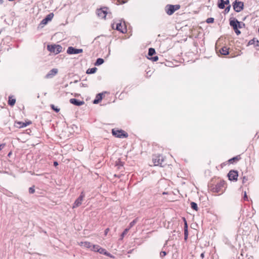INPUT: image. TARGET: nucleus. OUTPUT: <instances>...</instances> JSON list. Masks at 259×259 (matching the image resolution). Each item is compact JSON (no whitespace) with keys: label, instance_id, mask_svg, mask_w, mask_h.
<instances>
[{"label":"nucleus","instance_id":"nucleus-1","mask_svg":"<svg viewBox=\"0 0 259 259\" xmlns=\"http://www.w3.org/2000/svg\"><path fill=\"white\" fill-rule=\"evenodd\" d=\"M224 41V38L223 37H220L218 40L216 42L215 45V51L219 56H221L222 55L226 56L227 55V47L226 46H223L221 48H220L221 45L223 43Z\"/></svg>","mask_w":259,"mask_h":259},{"label":"nucleus","instance_id":"nucleus-2","mask_svg":"<svg viewBox=\"0 0 259 259\" xmlns=\"http://www.w3.org/2000/svg\"><path fill=\"white\" fill-rule=\"evenodd\" d=\"M225 182L224 181H221L220 182H218L215 185H211L210 186V190L214 193H217L220 194L223 193L225 190V189H223Z\"/></svg>","mask_w":259,"mask_h":259},{"label":"nucleus","instance_id":"nucleus-3","mask_svg":"<svg viewBox=\"0 0 259 259\" xmlns=\"http://www.w3.org/2000/svg\"><path fill=\"white\" fill-rule=\"evenodd\" d=\"M230 25L233 28L235 33L239 35L241 33L240 31L239 30V21L236 18H231L229 20Z\"/></svg>","mask_w":259,"mask_h":259},{"label":"nucleus","instance_id":"nucleus-4","mask_svg":"<svg viewBox=\"0 0 259 259\" xmlns=\"http://www.w3.org/2000/svg\"><path fill=\"white\" fill-rule=\"evenodd\" d=\"M112 134L115 137L118 138H126L128 137V134L122 130H112Z\"/></svg>","mask_w":259,"mask_h":259},{"label":"nucleus","instance_id":"nucleus-5","mask_svg":"<svg viewBox=\"0 0 259 259\" xmlns=\"http://www.w3.org/2000/svg\"><path fill=\"white\" fill-rule=\"evenodd\" d=\"M47 49L49 51L55 54H58L62 51V47L59 45H48Z\"/></svg>","mask_w":259,"mask_h":259},{"label":"nucleus","instance_id":"nucleus-6","mask_svg":"<svg viewBox=\"0 0 259 259\" xmlns=\"http://www.w3.org/2000/svg\"><path fill=\"white\" fill-rule=\"evenodd\" d=\"M234 10L236 12H241L244 8V3L242 2L235 0L232 4Z\"/></svg>","mask_w":259,"mask_h":259},{"label":"nucleus","instance_id":"nucleus-7","mask_svg":"<svg viewBox=\"0 0 259 259\" xmlns=\"http://www.w3.org/2000/svg\"><path fill=\"white\" fill-rule=\"evenodd\" d=\"M238 177V172L235 170H231L228 173V178L231 181H237Z\"/></svg>","mask_w":259,"mask_h":259},{"label":"nucleus","instance_id":"nucleus-8","mask_svg":"<svg viewBox=\"0 0 259 259\" xmlns=\"http://www.w3.org/2000/svg\"><path fill=\"white\" fill-rule=\"evenodd\" d=\"M107 7H103L96 10V14L98 16L101 18H105L108 13L107 12Z\"/></svg>","mask_w":259,"mask_h":259},{"label":"nucleus","instance_id":"nucleus-9","mask_svg":"<svg viewBox=\"0 0 259 259\" xmlns=\"http://www.w3.org/2000/svg\"><path fill=\"white\" fill-rule=\"evenodd\" d=\"M84 197H85V194L82 191L81 192L79 196L75 201V202L73 204V208H76V207L79 206L82 204V200Z\"/></svg>","mask_w":259,"mask_h":259},{"label":"nucleus","instance_id":"nucleus-10","mask_svg":"<svg viewBox=\"0 0 259 259\" xmlns=\"http://www.w3.org/2000/svg\"><path fill=\"white\" fill-rule=\"evenodd\" d=\"M53 17L54 14L53 13H50L41 21L39 25L41 27H42L44 25H46L49 21H50L53 19Z\"/></svg>","mask_w":259,"mask_h":259},{"label":"nucleus","instance_id":"nucleus-11","mask_svg":"<svg viewBox=\"0 0 259 259\" xmlns=\"http://www.w3.org/2000/svg\"><path fill=\"white\" fill-rule=\"evenodd\" d=\"M83 52V50L81 49H76L72 47H69L68 48L67 53L68 54H78Z\"/></svg>","mask_w":259,"mask_h":259},{"label":"nucleus","instance_id":"nucleus-12","mask_svg":"<svg viewBox=\"0 0 259 259\" xmlns=\"http://www.w3.org/2000/svg\"><path fill=\"white\" fill-rule=\"evenodd\" d=\"M153 162L154 164V165H161L162 164V162L163 161V157L160 156H156L154 157H153Z\"/></svg>","mask_w":259,"mask_h":259},{"label":"nucleus","instance_id":"nucleus-13","mask_svg":"<svg viewBox=\"0 0 259 259\" xmlns=\"http://www.w3.org/2000/svg\"><path fill=\"white\" fill-rule=\"evenodd\" d=\"M31 123V122L30 121L23 122L21 121H16L15 122V126L18 128H22L27 126V125H29Z\"/></svg>","mask_w":259,"mask_h":259},{"label":"nucleus","instance_id":"nucleus-14","mask_svg":"<svg viewBox=\"0 0 259 259\" xmlns=\"http://www.w3.org/2000/svg\"><path fill=\"white\" fill-rule=\"evenodd\" d=\"M165 11L168 15H171L175 13L172 5H167L165 7Z\"/></svg>","mask_w":259,"mask_h":259},{"label":"nucleus","instance_id":"nucleus-15","mask_svg":"<svg viewBox=\"0 0 259 259\" xmlns=\"http://www.w3.org/2000/svg\"><path fill=\"white\" fill-rule=\"evenodd\" d=\"M69 102L71 104L77 106H81L84 104V102L83 101H80L75 98L70 99Z\"/></svg>","mask_w":259,"mask_h":259},{"label":"nucleus","instance_id":"nucleus-16","mask_svg":"<svg viewBox=\"0 0 259 259\" xmlns=\"http://www.w3.org/2000/svg\"><path fill=\"white\" fill-rule=\"evenodd\" d=\"M58 72V70L56 68H53L51 69L46 75V78H50L56 75Z\"/></svg>","mask_w":259,"mask_h":259},{"label":"nucleus","instance_id":"nucleus-17","mask_svg":"<svg viewBox=\"0 0 259 259\" xmlns=\"http://www.w3.org/2000/svg\"><path fill=\"white\" fill-rule=\"evenodd\" d=\"M91 250L94 251L99 252L100 253H103L105 250L104 249L101 248L98 245H93L91 248Z\"/></svg>","mask_w":259,"mask_h":259},{"label":"nucleus","instance_id":"nucleus-18","mask_svg":"<svg viewBox=\"0 0 259 259\" xmlns=\"http://www.w3.org/2000/svg\"><path fill=\"white\" fill-rule=\"evenodd\" d=\"M115 29L119 31L120 32L124 33L126 31V29L125 28L124 25H122L121 23H117L116 25Z\"/></svg>","mask_w":259,"mask_h":259},{"label":"nucleus","instance_id":"nucleus-19","mask_svg":"<svg viewBox=\"0 0 259 259\" xmlns=\"http://www.w3.org/2000/svg\"><path fill=\"white\" fill-rule=\"evenodd\" d=\"M184 222V240H187L188 236V224L185 218H183Z\"/></svg>","mask_w":259,"mask_h":259},{"label":"nucleus","instance_id":"nucleus-20","mask_svg":"<svg viewBox=\"0 0 259 259\" xmlns=\"http://www.w3.org/2000/svg\"><path fill=\"white\" fill-rule=\"evenodd\" d=\"M241 159L240 155L235 156L228 160L229 164H235Z\"/></svg>","mask_w":259,"mask_h":259},{"label":"nucleus","instance_id":"nucleus-21","mask_svg":"<svg viewBox=\"0 0 259 259\" xmlns=\"http://www.w3.org/2000/svg\"><path fill=\"white\" fill-rule=\"evenodd\" d=\"M103 93H99L97 95L96 99L94 100L93 103L95 104H98L102 99Z\"/></svg>","mask_w":259,"mask_h":259},{"label":"nucleus","instance_id":"nucleus-22","mask_svg":"<svg viewBox=\"0 0 259 259\" xmlns=\"http://www.w3.org/2000/svg\"><path fill=\"white\" fill-rule=\"evenodd\" d=\"M227 4V1L219 0L218 6L220 9H223L225 8V5Z\"/></svg>","mask_w":259,"mask_h":259},{"label":"nucleus","instance_id":"nucleus-23","mask_svg":"<svg viewBox=\"0 0 259 259\" xmlns=\"http://www.w3.org/2000/svg\"><path fill=\"white\" fill-rule=\"evenodd\" d=\"M16 103V99L15 98H12V97H9V100H8V104L11 106H13L15 105Z\"/></svg>","mask_w":259,"mask_h":259},{"label":"nucleus","instance_id":"nucleus-24","mask_svg":"<svg viewBox=\"0 0 259 259\" xmlns=\"http://www.w3.org/2000/svg\"><path fill=\"white\" fill-rule=\"evenodd\" d=\"M104 62V60L102 58H98L96 60V62L95 63V65L96 66H99L100 65H102Z\"/></svg>","mask_w":259,"mask_h":259},{"label":"nucleus","instance_id":"nucleus-25","mask_svg":"<svg viewBox=\"0 0 259 259\" xmlns=\"http://www.w3.org/2000/svg\"><path fill=\"white\" fill-rule=\"evenodd\" d=\"M97 70V69L96 67H93V68H89V69H88L87 70L86 73L87 74H93V73H95L96 72Z\"/></svg>","mask_w":259,"mask_h":259},{"label":"nucleus","instance_id":"nucleus-26","mask_svg":"<svg viewBox=\"0 0 259 259\" xmlns=\"http://www.w3.org/2000/svg\"><path fill=\"white\" fill-rule=\"evenodd\" d=\"M191 207L193 210L197 211L198 209V207L197 206V204L194 202H191L190 203Z\"/></svg>","mask_w":259,"mask_h":259},{"label":"nucleus","instance_id":"nucleus-27","mask_svg":"<svg viewBox=\"0 0 259 259\" xmlns=\"http://www.w3.org/2000/svg\"><path fill=\"white\" fill-rule=\"evenodd\" d=\"M156 53L155 50L153 48H149L148 50V55L149 56H152L153 55H154Z\"/></svg>","mask_w":259,"mask_h":259},{"label":"nucleus","instance_id":"nucleus-28","mask_svg":"<svg viewBox=\"0 0 259 259\" xmlns=\"http://www.w3.org/2000/svg\"><path fill=\"white\" fill-rule=\"evenodd\" d=\"M82 245L87 248H92V244L89 242H82Z\"/></svg>","mask_w":259,"mask_h":259},{"label":"nucleus","instance_id":"nucleus-29","mask_svg":"<svg viewBox=\"0 0 259 259\" xmlns=\"http://www.w3.org/2000/svg\"><path fill=\"white\" fill-rule=\"evenodd\" d=\"M137 221H138V218H136V219H134L133 221H132L130 223L128 228H130V229L132 227H133L137 223Z\"/></svg>","mask_w":259,"mask_h":259},{"label":"nucleus","instance_id":"nucleus-30","mask_svg":"<svg viewBox=\"0 0 259 259\" xmlns=\"http://www.w3.org/2000/svg\"><path fill=\"white\" fill-rule=\"evenodd\" d=\"M51 108H52V109H53L54 111H55L57 113L59 112L60 111V109L59 108H58L57 107H56L53 104L51 105Z\"/></svg>","mask_w":259,"mask_h":259},{"label":"nucleus","instance_id":"nucleus-31","mask_svg":"<svg viewBox=\"0 0 259 259\" xmlns=\"http://www.w3.org/2000/svg\"><path fill=\"white\" fill-rule=\"evenodd\" d=\"M257 39H256V38H254L251 40H250L248 43V45H253L254 46L255 42H256V41L257 40Z\"/></svg>","mask_w":259,"mask_h":259},{"label":"nucleus","instance_id":"nucleus-32","mask_svg":"<svg viewBox=\"0 0 259 259\" xmlns=\"http://www.w3.org/2000/svg\"><path fill=\"white\" fill-rule=\"evenodd\" d=\"M130 230V228H126L123 232L122 233L121 235V239H122L123 237L126 234L128 230Z\"/></svg>","mask_w":259,"mask_h":259},{"label":"nucleus","instance_id":"nucleus-33","mask_svg":"<svg viewBox=\"0 0 259 259\" xmlns=\"http://www.w3.org/2000/svg\"><path fill=\"white\" fill-rule=\"evenodd\" d=\"M35 192L34 186H33L29 188V193L30 194H33Z\"/></svg>","mask_w":259,"mask_h":259},{"label":"nucleus","instance_id":"nucleus-34","mask_svg":"<svg viewBox=\"0 0 259 259\" xmlns=\"http://www.w3.org/2000/svg\"><path fill=\"white\" fill-rule=\"evenodd\" d=\"M214 22V18H208L206 19V22L207 23H212Z\"/></svg>","mask_w":259,"mask_h":259},{"label":"nucleus","instance_id":"nucleus-35","mask_svg":"<svg viewBox=\"0 0 259 259\" xmlns=\"http://www.w3.org/2000/svg\"><path fill=\"white\" fill-rule=\"evenodd\" d=\"M149 59L151 60L152 61H153V62H156L157 61H158V57L157 56H154V57H151V58H150Z\"/></svg>","mask_w":259,"mask_h":259},{"label":"nucleus","instance_id":"nucleus-36","mask_svg":"<svg viewBox=\"0 0 259 259\" xmlns=\"http://www.w3.org/2000/svg\"><path fill=\"white\" fill-rule=\"evenodd\" d=\"M254 46L256 50H259V41L258 40L256 41Z\"/></svg>","mask_w":259,"mask_h":259},{"label":"nucleus","instance_id":"nucleus-37","mask_svg":"<svg viewBox=\"0 0 259 259\" xmlns=\"http://www.w3.org/2000/svg\"><path fill=\"white\" fill-rule=\"evenodd\" d=\"M174 11L176 12V11L178 10L180 8V5H173Z\"/></svg>","mask_w":259,"mask_h":259},{"label":"nucleus","instance_id":"nucleus-38","mask_svg":"<svg viewBox=\"0 0 259 259\" xmlns=\"http://www.w3.org/2000/svg\"><path fill=\"white\" fill-rule=\"evenodd\" d=\"M166 255V252L165 251H161L160 253V256L161 257H163Z\"/></svg>","mask_w":259,"mask_h":259},{"label":"nucleus","instance_id":"nucleus-39","mask_svg":"<svg viewBox=\"0 0 259 259\" xmlns=\"http://www.w3.org/2000/svg\"><path fill=\"white\" fill-rule=\"evenodd\" d=\"M245 26V24L243 22L239 21V28H242L243 27H244Z\"/></svg>","mask_w":259,"mask_h":259},{"label":"nucleus","instance_id":"nucleus-40","mask_svg":"<svg viewBox=\"0 0 259 259\" xmlns=\"http://www.w3.org/2000/svg\"><path fill=\"white\" fill-rule=\"evenodd\" d=\"M117 2L118 4H123L126 2L125 0H117Z\"/></svg>","mask_w":259,"mask_h":259},{"label":"nucleus","instance_id":"nucleus-41","mask_svg":"<svg viewBox=\"0 0 259 259\" xmlns=\"http://www.w3.org/2000/svg\"><path fill=\"white\" fill-rule=\"evenodd\" d=\"M116 165L118 166V167L119 168L120 166H122L123 164L122 162L118 161V162L116 164Z\"/></svg>","mask_w":259,"mask_h":259},{"label":"nucleus","instance_id":"nucleus-42","mask_svg":"<svg viewBox=\"0 0 259 259\" xmlns=\"http://www.w3.org/2000/svg\"><path fill=\"white\" fill-rule=\"evenodd\" d=\"M243 199H244V200H248V198H247V196L246 192H244Z\"/></svg>","mask_w":259,"mask_h":259},{"label":"nucleus","instance_id":"nucleus-43","mask_svg":"<svg viewBox=\"0 0 259 259\" xmlns=\"http://www.w3.org/2000/svg\"><path fill=\"white\" fill-rule=\"evenodd\" d=\"M231 5L229 4V1L228 0V13L229 12L230 10V8H231Z\"/></svg>","mask_w":259,"mask_h":259},{"label":"nucleus","instance_id":"nucleus-44","mask_svg":"<svg viewBox=\"0 0 259 259\" xmlns=\"http://www.w3.org/2000/svg\"><path fill=\"white\" fill-rule=\"evenodd\" d=\"M5 144H0V151L5 147Z\"/></svg>","mask_w":259,"mask_h":259},{"label":"nucleus","instance_id":"nucleus-45","mask_svg":"<svg viewBox=\"0 0 259 259\" xmlns=\"http://www.w3.org/2000/svg\"><path fill=\"white\" fill-rule=\"evenodd\" d=\"M109 231V228H107L105 229V235H106L107 234V233H108V231Z\"/></svg>","mask_w":259,"mask_h":259},{"label":"nucleus","instance_id":"nucleus-46","mask_svg":"<svg viewBox=\"0 0 259 259\" xmlns=\"http://www.w3.org/2000/svg\"><path fill=\"white\" fill-rule=\"evenodd\" d=\"M247 180V179L245 177H243V181H242V182H243V183H245V181H246Z\"/></svg>","mask_w":259,"mask_h":259},{"label":"nucleus","instance_id":"nucleus-47","mask_svg":"<svg viewBox=\"0 0 259 259\" xmlns=\"http://www.w3.org/2000/svg\"><path fill=\"white\" fill-rule=\"evenodd\" d=\"M58 165V163L57 161H54V166H57Z\"/></svg>","mask_w":259,"mask_h":259},{"label":"nucleus","instance_id":"nucleus-48","mask_svg":"<svg viewBox=\"0 0 259 259\" xmlns=\"http://www.w3.org/2000/svg\"><path fill=\"white\" fill-rule=\"evenodd\" d=\"M200 257L203 258L204 257V252H202L200 254Z\"/></svg>","mask_w":259,"mask_h":259},{"label":"nucleus","instance_id":"nucleus-49","mask_svg":"<svg viewBox=\"0 0 259 259\" xmlns=\"http://www.w3.org/2000/svg\"><path fill=\"white\" fill-rule=\"evenodd\" d=\"M4 3V0H0V4H3Z\"/></svg>","mask_w":259,"mask_h":259},{"label":"nucleus","instance_id":"nucleus-50","mask_svg":"<svg viewBox=\"0 0 259 259\" xmlns=\"http://www.w3.org/2000/svg\"><path fill=\"white\" fill-rule=\"evenodd\" d=\"M225 163H223L221 164V166H222V167H223L224 166H225Z\"/></svg>","mask_w":259,"mask_h":259},{"label":"nucleus","instance_id":"nucleus-51","mask_svg":"<svg viewBox=\"0 0 259 259\" xmlns=\"http://www.w3.org/2000/svg\"><path fill=\"white\" fill-rule=\"evenodd\" d=\"M11 152H10V153L8 154V156H10L11 155Z\"/></svg>","mask_w":259,"mask_h":259},{"label":"nucleus","instance_id":"nucleus-52","mask_svg":"<svg viewBox=\"0 0 259 259\" xmlns=\"http://www.w3.org/2000/svg\"><path fill=\"white\" fill-rule=\"evenodd\" d=\"M227 54L228 55L229 54V49L228 48V53H227Z\"/></svg>","mask_w":259,"mask_h":259},{"label":"nucleus","instance_id":"nucleus-53","mask_svg":"<svg viewBox=\"0 0 259 259\" xmlns=\"http://www.w3.org/2000/svg\"><path fill=\"white\" fill-rule=\"evenodd\" d=\"M81 84H82V87H86V85H85L84 84H83V83H81Z\"/></svg>","mask_w":259,"mask_h":259},{"label":"nucleus","instance_id":"nucleus-54","mask_svg":"<svg viewBox=\"0 0 259 259\" xmlns=\"http://www.w3.org/2000/svg\"><path fill=\"white\" fill-rule=\"evenodd\" d=\"M226 11H227V8H226L225 10V12H226Z\"/></svg>","mask_w":259,"mask_h":259},{"label":"nucleus","instance_id":"nucleus-55","mask_svg":"<svg viewBox=\"0 0 259 259\" xmlns=\"http://www.w3.org/2000/svg\"><path fill=\"white\" fill-rule=\"evenodd\" d=\"M77 82V80H75V81H74V82H75V83H76V82Z\"/></svg>","mask_w":259,"mask_h":259},{"label":"nucleus","instance_id":"nucleus-56","mask_svg":"<svg viewBox=\"0 0 259 259\" xmlns=\"http://www.w3.org/2000/svg\"><path fill=\"white\" fill-rule=\"evenodd\" d=\"M258 32H259V27H258Z\"/></svg>","mask_w":259,"mask_h":259}]
</instances>
